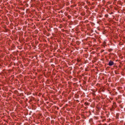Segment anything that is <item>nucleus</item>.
<instances>
[{
	"mask_svg": "<svg viewBox=\"0 0 125 125\" xmlns=\"http://www.w3.org/2000/svg\"><path fill=\"white\" fill-rule=\"evenodd\" d=\"M119 113H117L116 115V118L118 119L119 118Z\"/></svg>",
	"mask_w": 125,
	"mask_h": 125,
	"instance_id": "obj_4",
	"label": "nucleus"
},
{
	"mask_svg": "<svg viewBox=\"0 0 125 125\" xmlns=\"http://www.w3.org/2000/svg\"><path fill=\"white\" fill-rule=\"evenodd\" d=\"M87 21H86L85 22H87Z\"/></svg>",
	"mask_w": 125,
	"mask_h": 125,
	"instance_id": "obj_13",
	"label": "nucleus"
},
{
	"mask_svg": "<svg viewBox=\"0 0 125 125\" xmlns=\"http://www.w3.org/2000/svg\"><path fill=\"white\" fill-rule=\"evenodd\" d=\"M92 95H93V96H95L96 95L94 93H92Z\"/></svg>",
	"mask_w": 125,
	"mask_h": 125,
	"instance_id": "obj_9",
	"label": "nucleus"
},
{
	"mask_svg": "<svg viewBox=\"0 0 125 125\" xmlns=\"http://www.w3.org/2000/svg\"><path fill=\"white\" fill-rule=\"evenodd\" d=\"M124 27L125 28V26Z\"/></svg>",
	"mask_w": 125,
	"mask_h": 125,
	"instance_id": "obj_14",
	"label": "nucleus"
},
{
	"mask_svg": "<svg viewBox=\"0 0 125 125\" xmlns=\"http://www.w3.org/2000/svg\"><path fill=\"white\" fill-rule=\"evenodd\" d=\"M84 104L85 106H89L90 104V103L86 102L84 103Z\"/></svg>",
	"mask_w": 125,
	"mask_h": 125,
	"instance_id": "obj_2",
	"label": "nucleus"
},
{
	"mask_svg": "<svg viewBox=\"0 0 125 125\" xmlns=\"http://www.w3.org/2000/svg\"><path fill=\"white\" fill-rule=\"evenodd\" d=\"M81 61V59H80L79 58H77V61L78 62H80Z\"/></svg>",
	"mask_w": 125,
	"mask_h": 125,
	"instance_id": "obj_5",
	"label": "nucleus"
},
{
	"mask_svg": "<svg viewBox=\"0 0 125 125\" xmlns=\"http://www.w3.org/2000/svg\"><path fill=\"white\" fill-rule=\"evenodd\" d=\"M114 64V62L111 60H110L108 64V65L109 66H111L113 65Z\"/></svg>",
	"mask_w": 125,
	"mask_h": 125,
	"instance_id": "obj_1",
	"label": "nucleus"
},
{
	"mask_svg": "<svg viewBox=\"0 0 125 125\" xmlns=\"http://www.w3.org/2000/svg\"><path fill=\"white\" fill-rule=\"evenodd\" d=\"M83 56L87 58L88 57V55L87 54H84L83 55Z\"/></svg>",
	"mask_w": 125,
	"mask_h": 125,
	"instance_id": "obj_3",
	"label": "nucleus"
},
{
	"mask_svg": "<svg viewBox=\"0 0 125 125\" xmlns=\"http://www.w3.org/2000/svg\"><path fill=\"white\" fill-rule=\"evenodd\" d=\"M113 104H115V102H114L113 103Z\"/></svg>",
	"mask_w": 125,
	"mask_h": 125,
	"instance_id": "obj_12",
	"label": "nucleus"
},
{
	"mask_svg": "<svg viewBox=\"0 0 125 125\" xmlns=\"http://www.w3.org/2000/svg\"><path fill=\"white\" fill-rule=\"evenodd\" d=\"M109 50V51H111V50Z\"/></svg>",
	"mask_w": 125,
	"mask_h": 125,
	"instance_id": "obj_11",
	"label": "nucleus"
},
{
	"mask_svg": "<svg viewBox=\"0 0 125 125\" xmlns=\"http://www.w3.org/2000/svg\"><path fill=\"white\" fill-rule=\"evenodd\" d=\"M89 122L91 123L92 122H93L92 119H90L89 120Z\"/></svg>",
	"mask_w": 125,
	"mask_h": 125,
	"instance_id": "obj_6",
	"label": "nucleus"
},
{
	"mask_svg": "<svg viewBox=\"0 0 125 125\" xmlns=\"http://www.w3.org/2000/svg\"><path fill=\"white\" fill-rule=\"evenodd\" d=\"M76 101L77 102H79V101L78 100H76Z\"/></svg>",
	"mask_w": 125,
	"mask_h": 125,
	"instance_id": "obj_10",
	"label": "nucleus"
},
{
	"mask_svg": "<svg viewBox=\"0 0 125 125\" xmlns=\"http://www.w3.org/2000/svg\"><path fill=\"white\" fill-rule=\"evenodd\" d=\"M108 15L107 14H106V15H105V17L106 18H107L108 17Z\"/></svg>",
	"mask_w": 125,
	"mask_h": 125,
	"instance_id": "obj_8",
	"label": "nucleus"
},
{
	"mask_svg": "<svg viewBox=\"0 0 125 125\" xmlns=\"http://www.w3.org/2000/svg\"><path fill=\"white\" fill-rule=\"evenodd\" d=\"M51 123L52 125L54 124V121L53 120H52L51 121Z\"/></svg>",
	"mask_w": 125,
	"mask_h": 125,
	"instance_id": "obj_7",
	"label": "nucleus"
}]
</instances>
